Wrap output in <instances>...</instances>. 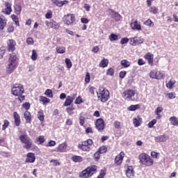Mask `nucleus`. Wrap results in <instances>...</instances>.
Listing matches in <instances>:
<instances>
[{
  "instance_id": "f257e3e1",
  "label": "nucleus",
  "mask_w": 178,
  "mask_h": 178,
  "mask_svg": "<svg viewBox=\"0 0 178 178\" xmlns=\"http://www.w3.org/2000/svg\"><path fill=\"white\" fill-rule=\"evenodd\" d=\"M17 65H19V58H17V56L15 54H10L8 60V66L6 67L7 73H8V74L13 73L15 70L17 68Z\"/></svg>"
},
{
  "instance_id": "f03ea898",
  "label": "nucleus",
  "mask_w": 178,
  "mask_h": 178,
  "mask_svg": "<svg viewBox=\"0 0 178 178\" xmlns=\"http://www.w3.org/2000/svg\"><path fill=\"white\" fill-rule=\"evenodd\" d=\"M12 94H13L15 97H19L17 99L22 102V101H24L25 97L23 95V92H24V88H23V85L15 83L13 86L12 88Z\"/></svg>"
},
{
  "instance_id": "7ed1b4c3",
  "label": "nucleus",
  "mask_w": 178,
  "mask_h": 178,
  "mask_svg": "<svg viewBox=\"0 0 178 178\" xmlns=\"http://www.w3.org/2000/svg\"><path fill=\"white\" fill-rule=\"evenodd\" d=\"M97 172V166L92 165L88 167L86 169L83 170L79 174V177L81 178H90L92 175Z\"/></svg>"
},
{
  "instance_id": "20e7f679",
  "label": "nucleus",
  "mask_w": 178,
  "mask_h": 178,
  "mask_svg": "<svg viewBox=\"0 0 178 178\" xmlns=\"http://www.w3.org/2000/svg\"><path fill=\"white\" fill-rule=\"evenodd\" d=\"M97 94L99 101H101L102 102H106V101L109 99V90L104 88H99Z\"/></svg>"
},
{
  "instance_id": "39448f33",
  "label": "nucleus",
  "mask_w": 178,
  "mask_h": 178,
  "mask_svg": "<svg viewBox=\"0 0 178 178\" xmlns=\"http://www.w3.org/2000/svg\"><path fill=\"white\" fill-rule=\"evenodd\" d=\"M139 160L141 164L145 165V166H152L154 165L152 158L145 153H142L139 155Z\"/></svg>"
},
{
  "instance_id": "423d86ee",
  "label": "nucleus",
  "mask_w": 178,
  "mask_h": 178,
  "mask_svg": "<svg viewBox=\"0 0 178 178\" xmlns=\"http://www.w3.org/2000/svg\"><path fill=\"white\" fill-rule=\"evenodd\" d=\"M19 139L20 140L22 144H24V148L25 149H30L33 146V142L31 141V138L27 136L26 134H23L19 136Z\"/></svg>"
},
{
  "instance_id": "0eeeda50",
  "label": "nucleus",
  "mask_w": 178,
  "mask_h": 178,
  "mask_svg": "<svg viewBox=\"0 0 178 178\" xmlns=\"http://www.w3.org/2000/svg\"><path fill=\"white\" fill-rule=\"evenodd\" d=\"M63 22L66 26H72L76 22V17L74 14H67L63 16Z\"/></svg>"
},
{
  "instance_id": "6e6552de",
  "label": "nucleus",
  "mask_w": 178,
  "mask_h": 178,
  "mask_svg": "<svg viewBox=\"0 0 178 178\" xmlns=\"http://www.w3.org/2000/svg\"><path fill=\"white\" fill-rule=\"evenodd\" d=\"M149 77L150 79H154L156 80H162V79H165V73L152 70L149 72Z\"/></svg>"
},
{
  "instance_id": "1a4fd4ad",
  "label": "nucleus",
  "mask_w": 178,
  "mask_h": 178,
  "mask_svg": "<svg viewBox=\"0 0 178 178\" xmlns=\"http://www.w3.org/2000/svg\"><path fill=\"white\" fill-rule=\"evenodd\" d=\"M92 144V140L91 139H88L87 140L82 142L81 145H79L78 148H79V149H82V151H86L88 152Z\"/></svg>"
},
{
  "instance_id": "9d476101",
  "label": "nucleus",
  "mask_w": 178,
  "mask_h": 178,
  "mask_svg": "<svg viewBox=\"0 0 178 178\" xmlns=\"http://www.w3.org/2000/svg\"><path fill=\"white\" fill-rule=\"evenodd\" d=\"M45 24L47 27H49L50 29H54V30H59V27H60L59 23L56 22L54 19L46 21Z\"/></svg>"
},
{
  "instance_id": "9b49d317",
  "label": "nucleus",
  "mask_w": 178,
  "mask_h": 178,
  "mask_svg": "<svg viewBox=\"0 0 178 178\" xmlns=\"http://www.w3.org/2000/svg\"><path fill=\"white\" fill-rule=\"evenodd\" d=\"M134 95H136V92L134 90L131 89H127L122 93L123 98L128 99L129 101V99H131Z\"/></svg>"
},
{
  "instance_id": "f8f14e48",
  "label": "nucleus",
  "mask_w": 178,
  "mask_h": 178,
  "mask_svg": "<svg viewBox=\"0 0 178 178\" xmlns=\"http://www.w3.org/2000/svg\"><path fill=\"white\" fill-rule=\"evenodd\" d=\"M7 48L8 52H13L16 49V41L13 39H9L7 41Z\"/></svg>"
},
{
  "instance_id": "ddd939ff",
  "label": "nucleus",
  "mask_w": 178,
  "mask_h": 178,
  "mask_svg": "<svg viewBox=\"0 0 178 178\" xmlns=\"http://www.w3.org/2000/svg\"><path fill=\"white\" fill-rule=\"evenodd\" d=\"M5 8L1 10L2 13L4 15H10L12 13V4L9 2L6 1L4 3Z\"/></svg>"
},
{
  "instance_id": "4468645a",
  "label": "nucleus",
  "mask_w": 178,
  "mask_h": 178,
  "mask_svg": "<svg viewBox=\"0 0 178 178\" xmlns=\"http://www.w3.org/2000/svg\"><path fill=\"white\" fill-rule=\"evenodd\" d=\"M95 126L99 131H102V130L105 129V122H104V120L102 118L97 119L95 122Z\"/></svg>"
},
{
  "instance_id": "2eb2a0df",
  "label": "nucleus",
  "mask_w": 178,
  "mask_h": 178,
  "mask_svg": "<svg viewBox=\"0 0 178 178\" xmlns=\"http://www.w3.org/2000/svg\"><path fill=\"white\" fill-rule=\"evenodd\" d=\"M168 140H169V136L166 134L160 135L154 138V141L156 143H166V141Z\"/></svg>"
},
{
  "instance_id": "dca6fc26",
  "label": "nucleus",
  "mask_w": 178,
  "mask_h": 178,
  "mask_svg": "<svg viewBox=\"0 0 178 178\" xmlns=\"http://www.w3.org/2000/svg\"><path fill=\"white\" fill-rule=\"evenodd\" d=\"M25 162L26 163H34L35 162V154L31 152L28 153L26 154Z\"/></svg>"
},
{
  "instance_id": "f3484780",
  "label": "nucleus",
  "mask_w": 178,
  "mask_h": 178,
  "mask_svg": "<svg viewBox=\"0 0 178 178\" xmlns=\"http://www.w3.org/2000/svg\"><path fill=\"white\" fill-rule=\"evenodd\" d=\"M145 59L148 60L149 65L150 66H154V54L148 52L145 55Z\"/></svg>"
},
{
  "instance_id": "a211bd4d",
  "label": "nucleus",
  "mask_w": 178,
  "mask_h": 178,
  "mask_svg": "<svg viewBox=\"0 0 178 178\" xmlns=\"http://www.w3.org/2000/svg\"><path fill=\"white\" fill-rule=\"evenodd\" d=\"M123 158H124V152H121L118 156L115 158V163L116 165H120L123 162Z\"/></svg>"
},
{
  "instance_id": "6ab92c4d",
  "label": "nucleus",
  "mask_w": 178,
  "mask_h": 178,
  "mask_svg": "<svg viewBox=\"0 0 178 178\" xmlns=\"http://www.w3.org/2000/svg\"><path fill=\"white\" fill-rule=\"evenodd\" d=\"M8 20L3 15H0V31H3L6 27Z\"/></svg>"
},
{
  "instance_id": "aec40b11",
  "label": "nucleus",
  "mask_w": 178,
  "mask_h": 178,
  "mask_svg": "<svg viewBox=\"0 0 178 178\" xmlns=\"http://www.w3.org/2000/svg\"><path fill=\"white\" fill-rule=\"evenodd\" d=\"M131 28L132 29V30L140 31L141 30V25L140 24V23H138V21L132 20L131 22Z\"/></svg>"
},
{
  "instance_id": "412c9836",
  "label": "nucleus",
  "mask_w": 178,
  "mask_h": 178,
  "mask_svg": "<svg viewBox=\"0 0 178 178\" xmlns=\"http://www.w3.org/2000/svg\"><path fill=\"white\" fill-rule=\"evenodd\" d=\"M67 148V143L64 142L58 146L57 151L58 152H66Z\"/></svg>"
},
{
  "instance_id": "4be33fe9",
  "label": "nucleus",
  "mask_w": 178,
  "mask_h": 178,
  "mask_svg": "<svg viewBox=\"0 0 178 178\" xmlns=\"http://www.w3.org/2000/svg\"><path fill=\"white\" fill-rule=\"evenodd\" d=\"M126 175L129 178H133L134 177V170H133V167L128 166L127 171H126Z\"/></svg>"
},
{
  "instance_id": "5701e85b",
  "label": "nucleus",
  "mask_w": 178,
  "mask_h": 178,
  "mask_svg": "<svg viewBox=\"0 0 178 178\" xmlns=\"http://www.w3.org/2000/svg\"><path fill=\"white\" fill-rule=\"evenodd\" d=\"M73 101H74V97L67 96L64 103V106H70L73 104Z\"/></svg>"
},
{
  "instance_id": "b1692460",
  "label": "nucleus",
  "mask_w": 178,
  "mask_h": 178,
  "mask_svg": "<svg viewBox=\"0 0 178 178\" xmlns=\"http://www.w3.org/2000/svg\"><path fill=\"white\" fill-rule=\"evenodd\" d=\"M24 118L26 120V123H31V113L29 111H25L24 113Z\"/></svg>"
},
{
  "instance_id": "393cba45",
  "label": "nucleus",
  "mask_w": 178,
  "mask_h": 178,
  "mask_svg": "<svg viewBox=\"0 0 178 178\" xmlns=\"http://www.w3.org/2000/svg\"><path fill=\"white\" fill-rule=\"evenodd\" d=\"M13 116H14V119H15V126H20V116L19 115L17 112H14Z\"/></svg>"
},
{
  "instance_id": "a878e982",
  "label": "nucleus",
  "mask_w": 178,
  "mask_h": 178,
  "mask_svg": "<svg viewBox=\"0 0 178 178\" xmlns=\"http://www.w3.org/2000/svg\"><path fill=\"white\" fill-rule=\"evenodd\" d=\"M35 144L38 145H41V144H44L45 143V137L44 136H40L38 138L35 140Z\"/></svg>"
},
{
  "instance_id": "bb28decb",
  "label": "nucleus",
  "mask_w": 178,
  "mask_h": 178,
  "mask_svg": "<svg viewBox=\"0 0 178 178\" xmlns=\"http://www.w3.org/2000/svg\"><path fill=\"white\" fill-rule=\"evenodd\" d=\"M72 161L73 162L77 163V162H83V159L81 156L74 155L71 158Z\"/></svg>"
},
{
  "instance_id": "cd10ccee",
  "label": "nucleus",
  "mask_w": 178,
  "mask_h": 178,
  "mask_svg": "<svg viewBox=\"0 0 178 178\" xmlns=\"http://www.w3.org/2000/svg\"><path fill=\"white\" fill-rule=\"evenodd\" d=\"M39 101H40V102H42L43 105H47V104H49V102H51L49 99L44 96H40L39 97Z\"/></svg>"
},
{
  "instance_id": "c85d7f7f",
  "label": "nucleus",
  "mask_w": 178,
  "mask_h": 178,
  "mask_svg": "<svg viewBox=\"0 0 178 178\" xmlns=\"http://www.w3.org/2000/svg\"><path fill=\"white\" fill-rule=\"evenodd\" d=\"M57 54H65L66 52V47L63 46H58L56 48Z\"/></svg>"
},
{
  "instance_id": "c756f323",
  "label": "nucleus",
  "mask_w": 178,
  "mask_h": 178,
  "mask_svg": "<svg viewBox=\"0 0 178 178\" xmlns=\"http://www.w3.org/2000/svg\"><path fill=\"white\" fill-rule=\"evenodd\" d=\"M133 122L135 127H138V126L141 124V118H140V116H138L137 118H134Z\"/></svg>"
},
{
  "instance_id": "7c9ffc66",
  "label": "nucleus",
  "mask_w": 178,
  "mask_h": 178,
  "mask_svg": "<svg viewBox=\"0 0 178 178\" xmlns=\"http://www.w3.org/2000/svg\"><path fill=\"white\" fill-rule=\"evenodd\" d=\"M170 122H171V124H172V126H178V119L175 116L170 117Z\"/></svg>"
},
{
  "instance_id": "2f4dec72",
  "label": "nucleus",
  "mask_w": 178,
  "mask_h": 178,
  "mask_svg": "<svg viewBox=\"0 0 178 178\" xmlns=\"http://www.w3.org/2000/svg\"><path fill=\"white\" fill-rule=\"evenodd\" d=\"M108 63H109V61L108 59L104 58L99 63V67H108Z\"/></svg>"
},
{
  "instance_id": "473e14b6",
  "label": "nucleus",
  "mask_w": 178,
  "mask_h": 178,
  "mask_svg": "<svg viewBox=\"0 0 178 178\" xmlns=\"http://www.w3.org/2000/svg\"><path fill=\"white\" fill-rule=\"evenodd\" d=\"M175 84H176V81L173 79H171L170 81H168V83L166 84V87L167 88L172 89Z\"/></svg>"
},
{
  "instance_id": "72a5a7b5",
  "label": "nucleus",
  "mask_w": 178,
  "mask_h": 178,
  "mask_svg": "<svg viewBox=\"0 0 178 178\" xmlns=\"http://www.w3.org/2000/svg\"><path fill=\"white\" fill-rule=\"evenodd\" d=\"M163 111V108L162 107H157L155 110V114L157 115L156 119H161V112Z\"/></svg>"
},
{
  "instance_id": "f704fd0d",
  "label": "nucleus",
  "mask_w": 178,
  "mask_h": 178,
  "mask_svg": "<svg viewBox=\"0 0 178 178\" xmlns=\"http://www.w3.org/2000/svg\"><path fill=\"white\" fill-rule=\"evenodd\" d=\"M119 35L115 34V33H111L109 36V40L110 41H118L119 40Z\"/></svg>"
},
{
  "instance_id": "c9c22d12",
  "label": "nucleus",
  "mask_w": 178,
  "mask_h": 178,
  "mask_svg": "<svg viewBox=\"0 0 178 178\" xmlns=\"http://www.w3.org/2000/svg\"><path fill=\"white\" fill-rule=\"evenodd\" d=\"M137 109H140V104L131 105L128 107V111H137Z\"/></svg>"
},
{
  "instance_id": "e433bc0d",
  "label": "nucleus",
  "mask_w": 178,
  "mask_h": 178,
  "mask_svg": "<svg viewBox=\"0 0 178 178\" xmlns=\"http://www.w3.org/2000/svg\"><path fill=\"white\" fill-rule=\"evenodd\" d=\"M44 95H47L49 98H52L54 97V93L51 89H47L44 92Z\"/></svg>"
},
{
  "instance_id": "4c0bfd02",
  "label": "nucleus",
  "mask_w": 178,
  "mask_h": 178,
  "mask_svg": "<svg viewBox=\"0 0 178 178\" xmlns=\"http://www.w3.org/2000/svg\"><path fill=\"white\" fill-rule=\"evenodd\" d=\"M129 44L132 47H137V42L136 37L129 38Z\"/></svg>"
},
{
  "instance_id": "58836bf2",
  "label": "nucleus",
  "mask_w": 178,
  "mask_h": 178,
  "mask_svg": "<svg viewBox=\"0 0 178 178\" xmlns=\"http://www.w3.org/2000/svg\"><path fill=\"white\" fill-rule=\"evenodd\" d=\"M130 65V62L127 60H121V65H122L123 67H129Z\"/></svg>"
},
{
  "instance_id": "ea45409f",
  "label": "nucleus",
  "mask_w": 178,
  "mask_h": 178,
  "mask_svg": "<svg viewBox=\"0 0 178 178\" xmlns=\"http://www.w3.org/2000/svg\"><path fill=\"white\" fill-rule=\"evenodd\" d=\"M15 13H16V15H20V13H22V6L19 5H15Z\"/></svg>"
},
{
  "instance_id": "a19ab883",
  "label": "nucleus",
  "mask_w": 178,
  "mask_h": 178,
  "mask_svg": "<svg viewBox=\"0 0 178 178\" xmlns=\"http://www.w3.org/2000/svg\"><path fill=\"white\" fill-rule=\"evenodd\" d=\"M11 18L13 21L15 23L16 26H20V24L19 23V18H17V16L15 15H12Z\"/></svg>"
},
{
  "instance_id": "79ce46f5",
  "label": "nucleus",
  "mask_w": 178,
  "mask_h": 178,
  "mask_svg": "<svg viewBox=\"0 0 178 178\" xmlns=\"http://www.w3.org/2000/svg\"><path fill=\"white\" fill-rule=\"evenodd\" d=\"M65 62L67 69H70L72 66H73V64L72 63V60H70V58H65Z\"/></svg>"
},
{
  "instance_id": "37998d69",
  "label": "nucleus",
  "mask_w": 178,
  "mask_h": 178,
  "mask_svg": "<svg viewBox=\"0 0 178 178\" xmlns=\"http://www.w3.org/2000/svg\"><path fill=\"white\" fill-rule=\"evenodd\" d=\"M86 123V117H84L82 115H80L79 116V124L80 126H83Z\"/></svg>"
},
{
  "instance_id": "c03bdc74",
  "label": "nucleus",
  "mask_w": 178,
  "mask_h": 178,
  "mask_svg": "<svg viewBox=\"0 0 178 178\" xmlns=\"http://www.w3.org/2000/svg\"><path fill=\"white\" fill-rule=\"evenodd\" d=\"M144 24H145V26H149V27H154V22H152V20L150 19H148L147 21H145Z\"/></svg>"
},
{
  "instance_id": "a18cd8bd",
  "label": "nucleus",
  "mask_w": 178,
  "mask_h": 178,
  "mask_svg": "<svg viewBox=\"0 0 178 178\" xmlns=\"http://www.w3.org/2000/svg\"><path fill=\"white\" fill-rule=\"evenodd\" d=\"M97 151L99 152H100L101 154H105V152H106V151H108V148H106V146H102L99 148V149Z\"/></svg>"
},
{
  "instance_id": "49530a36",
  "label": "nucleus",
  "mask_w": 178,
  "mask_h": 178,
  "mask_svg": "<svg viewBox=\"0 0 178 178\" xmlns=\"http://www.w3.org/2000/svg\"><path fill=\"white\" fill-rule=\"evenodd\" d=\"M112 17L113 19H115V20H116V22H119V20H120V15H119V13H114L112 15Z\"/></svg>"
},
{
  "instance_id": "de8ad7c7",
  "label": "nucleus",
  "mask_w": 178,
  "mask_h": 178,
  "mask_svg": "<svg viewBox=\"0 0 178 178\" xmlns=\"http://www.w3.org/2000/svg\"><path fill=\"white\" fill-rule=\"evenodd\" d=\"M166 97H168V99H175V98H176V93L170 92L167 94Z\"/></svg>"
},
{
  "instance_id": "09e8293b",
  "label": "nucleus",
  "mask_w": 178,
  "mask_h": 178,
  "mask_svg": "<svg viewBox=\"0 0 178 178\" xmlns=\"http://www.w3.org/2000/svg\"><path fill=\"white\" fill-rule=\"evenodd\" d=\"M38 55L37 54V52L35 50H32V55H31V59L32 60H37V57Z\"/></svg>"
},
{
  "instance_id": "8fccbe9b",
  "label": "nucleus",
  "mask_w": 178,
  "mask_h": 178,
  "mask_svg": "<svg viewBox=\"0 0 178 178\" xmlns=\"http://www.w3.org/2000/svg\"><path fill=\"white\" fill-rule=\"evenodd\" d=\"M8 126H9V121H8V120H4L3 124L2 125V130H6Z\"/></svg>"
},
{
  "instance_id": "3c124183",
  "label": "nucleus",
  "mask_w": 178,
  "mask_h": 178,
  "mask_svg": "<svg viewBox=\"0 0 178 178\" xmlns=\"http://www.w3.org/2000/svg\"><path fill=\"white\" fill-rule=\"evenodd\" d=\"M156 124V120L154 119L152 121H150L148 124V127L149 129H152V127H154V125Z\"/></svg>"
},
{
  "instance_id": "603ef678",
  "label": "nucleus",
  "mask_w": 178,
  "mask_h": 178,
  "mask_svg": "<svg viewBox=\"0 0 178 178\" xmlns=\"http://www.w3.org/2000/svg\"><path fill=\"white\" fill-rule=\"evenodd\" d=\"M150 13H153L154 15H156L158 13V8L155 6L151 7L149 10Z\"/></svg>"
},
{
  "instance_id": "864d4df0",
  "label": "nucleus",
  "mask_w": 178,
  "mask_h": 178,
  "mask_svg": "<svg viewBox=\"0 0 178 178\" xmlns=\"http://www.w3.org/2000/svg\"><path fill=\"white\" fill-rule=\"evenodd\" d=\"M136 45H140V44H143L144 42V38L136 37Z\"/></svg>"
},
{
  "instance_id": "5fc2aeb1",
  "label": "nucleus",
  "mask_w": 178,
  "mask_h": 178,
  "mask_svg": "<svg viewBox=\"0 0 178 178\" xmlns=\"http://www.w3.org/2000/svg\"><path fill=\"white\" fill-rule=\"evenodd\" d=\"M106 74L108 76H113V74H115V72L113 71V68H109L106 72Z\"/></svg>"
},
{
  "instance_id": "6e6d98bb",
  "label": "nucleus",
  "mask_w": 178,
  "mask_h": 178,
  "mask_svg": "<svg viewBox=\"0 0 178 178\" xmlns=\"http://www.w3.org/2000/svg\"><path fill=\"white\" fill-rule=\"evenodd\" d=\"M100 157H101V153L97 150L94 154V158L95 161H98V159H99Z\"/></svg>"
},
{
  "instance_id": "4d7b16f0",
  "label": "nucleus",
  "mask_w": 178,
  "mask_h": 178,
  "mask_svg": "<svg viewBox=\"0 0 178 178\" xmlns=\"http://www.w3.org/2000/svg\"><path fill=\"white\" fill-rule=\"evenodd\" d=\"M38 117L40 122H44V113L42 112H38Z\"/></svg>"
},
{
  "instance_id": "13d9d810",
  "label": "nucleus",
  "mask_w": 178,
  "mask_h": 178,
  "mask_svg": "<svg viewBox=\"0 0 178 178\" xmlns=\"http://www.w3.org/2000/svg\"><path fill=\"white\" fill-rule=\"evenodd\" d=\"M8 33H13L15 31V26L13 25H9L7 28Z\"/></svg>"
},
{
  "instance_id": "bf43d9fd",
  "label": "nucleus",
  "mask_w": 178,
  "mask_h": 178,
  "mask_svg": "<svg viewBox=\"0 0 178 178\" xmlns=\"http://www.w3.org/2000/svg\"><path fill=\"white\" fill-rule=\"evenodd\" d=\"M51 163H53L54 166H59L60 165V163L58 161V160L52 159L50 161Z\"/></svg>"
},
{
  "instance_id": "052dcab7",
  "label": "nucleus",
  "mask_w": 178,
  "mask_h": 178,
  "mask_svg": "<svg viewBox=\"0 0 178 178\" xmlns=\"http://www.w3.org/2000/svg\"><path fill=\"white\" fill-rule=\"evenodd\" d=\"M26 43L28 45H33L34 44V40L32 38H28L26 39Z\"/></svg>"
},
{
  "instance_id": "680f3d73",
  "label": "nucleus",
  "mask_w": 178,
  "mask_h": 178,
  "mask_svg": "<svg viewBox=\"0 0 178 178\" xmlns=\"http://www.w3.org/2000/svg\"><path fill=\"white\" fill-rule=\"evenodd\" d=\"M56 145L55 140H49L46 147H54Z\"/></svg>"
},
{
  "instance_id": "e2e57ef3",
  "label": "nucleus",
  "mask_w": 178,
  "mask_h": 178,
  "mask_svg": "<svg viewBox=\"0 0 178 178\" xmlns=\"http://www.w3.org/2000/svg\"><path fill=\"white\" fill-rule=\"evenodd\" d=\"M83 99H81V97H78L75 100V104L76 105H80V104H82Z\"/></svg>"
},
{
  "instance_id": "0e129e2a",
  "label": "nucleus",
  "mask_w": 178,
  "mask_h": 178,
  "mask_svg": "<svg viewBox=\"0 0 178 178\" xmlns=\"http://www.w3.org/2000/svg\"><path fill=\"white\" fill-rule=\"evenodd\" d=\"M22 108H24L26 111H29L30 109V103L26 102L22 104Z\"/></svg>"
},
{
  "instance_id": "69168bd1",
  "label": "nucleus",
  "mask_w": 178,
  "mask_h": 178,
  "mask_svg": "<svg viewBox=\"0 0 178 178\" xmlns=\"http://www.w3.org/2000/svg\"><path fill=\"white\" fill-rule=\"evenodd\" d=\"M129 39L127 38H123L121 41H120V44L122 45H124V44H127V42H129Z\"/></svg>"
},
{
  "instance_id": "338daca9",
  "label": "nucleus",
  "mask_w": 178,
  "mask_h": 178,
  "mask_svg": "<svg viewBox=\"0 0 178 178\" xmlns=\"http://www.w3.org/2000/svg\"><path fill=\"white\" fill-rule=\"evenodd\" d=\"M90 72H86V77H85L86 83H90Z\"/></svg>"
},
{
  "instance_id": "774afa93",
  "label": "nucleus",
  "mask_w": 178,
  "mask_h": 178,
  "mask_svg": "<svg viewBox=\"0 0 178 178\" xmlns=\"http://www.w3.org/2000/svg\"><path fill=\"white\" fill-rule=\"evenodd\" d=\"M67 3H68L67 1H58V3L57 4V6L60 8V6H63V5H66Z\"/></svg>"
}]
</instances>
